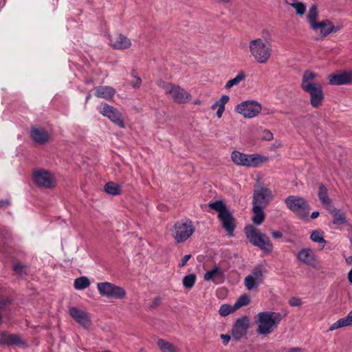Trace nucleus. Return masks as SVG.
I'll return each mask as SVG.
<instances>
[{"label": "nucleus", "mask_w": 352, "mask_h": 352, "mask_svg": "<svg viewBox=\"0 0 352 352\" xmlns=\"http://www.w3.org/2000/svg\"><path fill=\"white\" fill-rule=\"evenodd\" d=\"M289 305L292 307H299L302 305V300L298 297H292L289 300Z\"/></svg>", "instance_id": "44"}, {"label": "nucleus", "mask_w": 352, "mask_h": 352, "mask_svg": "<svg viewBox=\"0 0 352 352\" xmlns=\"http://www.w3.org/2000/svg\"><path fill=\"white\" fill-rule=\"evenodd\" d=\"M28 266L21 263H16L13 265L14 272L18 275L27 274Z\"/></svg>", "instance_id": "42"}, {"label": "nucleus", "mask_w": 352, "mask_h": 352, "mask_svg": "<svg viewBox=\"0 0 352 352\" xmlns=\"http://www.w3.org/2000/svg\"><path fill=\"white\" fill-rule=\"evenodd\" d=\"M261 109V104L255 100L243 101L235 107V111L241 114L245 118H252L257 116Z\"/></svg>", "instance_id": "9"}, {"label": "nucleus", "mask_w": 352, "mask_h": 352, "mask_svg": "<svg viewBox=\"0 0 352 352\" xmlns=\"http://www.w3.org/2000/svg\"><path fill=\"white\" fill-rule=\"evenodd\" d=\"M231 158L235 164L247 167H258L267 160L266 157L258 154L248 155L236 151L232 153Z\"/></svg>", "instance_id": "5"}, {"label": "nucleus", "mask_w": 352, "mask_h": 352, "mask_svg": "<svg viewBox=\"0 0 352 352\" xmlns=\"http://www.w3.org/2000/svg\"><path fill=\"white\" fill-rule=\"evenodd\" d=\"M131 85L135 89H138L142 84V79L139 76H135L134 80L131 82Z\"/></svg>", "instance_id": "48"}, {"label": "nucleus", "mask_w": 352, "mask_h": 352, "mask_svg": "<svg viewBox=\"0 0 352 352\" xmlns=\"http://www.w3.org/2000/svg\"><path fill=\"white\" fill-rule=\"evenodd\" d=\"M157 345L162 352H177L176 347L165 340L158 339Z\"/></svg>", "instance_id": "28"}, {"label": "nucleus", "mask_w": 352, "mask_h": 352, "mask_svg": "<svg viewBox=\"0 0 352 352\" xmlns=\"http://www.w3.org/2000/svg\"><path fill=\"white\" fill-rule=\"evenodd\" d=\"M318 17V6L316 4H313L309 10L307 15V20L310 26L314 23Z\"/></svg>", "instance_id": "33"}, {"label": "nucleus", "mask_w": 352, "mask_h": 352, "mask_svg": "<svg viewBox=\"0 0 352 352\" xmlns=\"http://www.w3.org/2000/svg\"><path fill=\"white\" fill-rule=\"evenodd\" d=\"M250 328V319L247 316H243L236 320L232 328L233 338L239 341L246 336Z\"/></svg>", "instance_id": "14"}, {"label": "nucleus", "mask_w": 352, "mask_h": 352, "mask_svg": "<svg viewBox=\"0 0 352 352\" xmlns=\"http://www.w3.org/2000/svg\"><path fill=\"white\" fill-rule=\"evenodd\" d=\"M95 96L98 98L111 100L116 94V90L109 86H98L95 87Z\"/></svg>", "instance_id": "24"}, {"label": "nucleus", "mask_w": 352, "mask_h": 352, "mask_svg": "<svg viewBox=\"0 0 352 352\" xmlns=\"http://www.w3.org/2000/svg\"><path fill=\"white\" fill-rule=\"evenodd\" d=\"M224 111H225V107H219V108H218L217 111V116L219 118H221L222 117V115H223V113Z\"/></svg>", "instance_id": "56"}, {"label": "nucleus", "mask_w": 352, "mask_h": 352, "mask_svg": "<svg viewBox=\"0 0 352 352\" xmlns=\"http://www.w3.org/2000/svg\"><path fill=\"white\" fill-rule=\"evenodd\" d=\"M244 232L249 241L254 246L259 248L266 254L272 252L273 245L270 238L264 233H262L258 229L255 228L252 225L246 226L244 228Z\"/></svg>", "instance_id": "2"}, {"label": "nucleus", "mask_w": 352, "mask_h": 352, "mask_svg": "<svg viewBox=\"0 0 352 352\" xmlns=\"http://www.w3.org/2000/svg\"><path fill=\"white\" fill-rule=\"evenodd\" d=\"M0 345L23 346L25 345V342L17 334L2 331L0 333Z\"/></svg>", "instance_id": "21"}, {"label": "nucleus", "mask_w": 352, "mask_h": 352, "mask_svg": "<svg viewBox=\"0 0 352 352\" xmlns=\"http://www.w3.org/2000/svg\"><path fill=\"white\" fill-rule=\"evenodd\" d=\"M30 135L34 142L41 145L46 144L50 140L48 132L43 127L32 126Z\"/></svg>", "instance_id": "20"}, {"label": "nucleus", "mask_w": 352, "mask_h": 352, "mask_svg": "<svg viewBox=\"0 0 352 352\" xmlns=\"http://www.w3.org/2000/svg\"><path fill=\"white\" fill-rule=\"evenodd\" d=\"M250 302V299L249 296L247 294L241 295L235 302L234 306L236 309H239L241 307L246 306L249 305Z\"/></svg>", "instance_id": "39"}, {"label": "nucleus", "mask_w": 352, "mask_h": 352, "mask_svg": "<svg viewBox=\"0 0 352 352\" xmlns=\"http://www.w3.org/2000/svg\"><path fill=\"white\" fill-rule=\"evenodd\" d=\"M274 135L269 130H264L263 132L262 139L266 141H271L273 140Z\"/></svg>", "instance_id": "45"}, {"label": "nucleus", "mask_w": 352, "mask_h": 352, "mask_svg": "<svg viewBox=\"0 0 352 352\" xmlns=\"http://www.w3.org/2000/svg\"><path fill=\"white\" fill-rule=\"evenodd\" d=\"M33 181L38 187L51 188L55 186L54 177L47 170H37L33 173Z\"/></svg>", "instance_id": "12"}, {"label": "nucleus", "mask_w": 352, "mask_h": 352, "mask_svg": "<svg viewBox=\"0 0 352 352\" xmlns=\"http://www.w3.org/2000/svg\"><path fill=\"white\" fill-rule=\"evenodd\" d=\"M318 195L322 204L330 202L331 199L328 195L327 188L323 184H320L318 186Z\"/></svg>", "instance_id": "30"}, {"label": "nucleus", "mask_w": 352, "mask_h": 352, "mask_svg": "<svg viewBox=\"0 0 352 352\" xmlns=\"http://www.w3.org/2000/svg\"><path fill=\"white\" fill-rule=\"evenodd\" d=\"M346 262L348 265L352 264V256H349L346 258Z\"/></svg>", "instance_id": "60"}, {"label": "nucleus", "mask_w": 352, "mask_h": 352, "mask_svg": "<svg viewBox=\"0 0 352 352\" xmlns=\"http://www.w3.org/2000/svg\"><path fill=\"white\" fill-rule=\"evenodd\" d=\"M316 74L307 70L304 72L302 78L301 87L302 89H306L308 85H317L318 82H312V80L316 78Z\"/></svg>", "instance_id": "27"}, {"label": "nucleus", "mask_w": 352, "mask_h": 352, "mask_svg": "<svg viewBox=\"0 0 352 352\" xmlns=\"http://www.w3.org/2000/svg\"><path fill=\"white\" fill-rule=\"evenodd\" d=\"M10 204L9 200L4 199V200H0V207L1 208H6Z\"/></svg>", "instance_id": "55"}, {"label": "nucleus", "mask_w": 352, "mask_h": 352, "mask_svg": "<svg viewBox=\"0 0 352 352\" xmlns=\"http://www.w3.org/2000/svg\"><path fill=\"white\" fill-rule=\"evenodd\" d=\"M196 281V275L195 274H190L184 277L182 283L184 287L186 289H191Z\"/></svg>", "instance_id": "37"}, {"label": "nucleus", "mask_w": 352, "mask_h": 352, "mask_svg": "<svg viewBox=\"0 0 352 352\" xmlns=\"http://www.w3.org/2000/svg\"><path fill=\"white\" fill-rule=\"evenodd\" d=\"M99 113L103 116L108 118L112 122L120 128H124L122 113L115 107L107 103H102L99 108Z\"/></svg>", "instance_id": "11"}, {"label": "nucleus", "mask_w": 352, "mask_h": 352, "mask_svg": "<svg viewBox=\"0 0 352 352\" xmlns=\"http://www.w3.org/2000/svg\"><path fill=\"white\" fill-rule=\"evenodd\" d=\"M310 239L312 241L322 244V248L324 247L327 241L323 237V232L316 230L312 232L310 236Z\"/></svg>", "instance_id": "34"}, {"label": "nucleus", "mask_w": 352, "mask_h": 352, "mask_svg": "<svg viewBox=\"0 0 352 352\" xmlns=\"http://www.w3.org/2000/svg\"><path fill=\"white\" fill-rule=\"evenodd\" d=\"M271 234L272 237L276 239H280L283 236V233L278 230H273Z\"/></svg>", "instance_id": "54"}, {"label": "nucleus", "mask_w": 352, "mask_h": 352, "mask_svg": "<svg viewBox=\"0 0 352 352\" xmlns=\"http://www.w3.org/2000/svg\"><path fill=\"white\" fill-rule=\"evenodd\" d=\"M11 301L10 300L4 296H0V312L1 311L4 310L7 306H8L10 304ZM2 319L3 316L1 315V313H0V326L2 324Z\"/></svg>", "instance_id": "41"}, {"label": "nucleus", "mask_w": 352, "mask_h": 352, "mask_svg": "<svg viewBox=\"0 0 352 352\" xmlns=\"http://www.w3.org/2000/svg\"><path fill=\"white\" fill-rule=\"evenodd\" d=\"M220 1H222L224 3H228V2L230 1V0H220Z\"/></svg>", "instance_id": "64"}, {"label": "nucleus", "mask_w": 352, "mask_h": 352, "mask_svg": "<svg viewBox=\"0 0 352 352\" xmlns=\"http://www.w3.org/2000/svg\"><path fill=\"white\" fill-rule=\"evenodd\" d=\"M303 90L310 95V103L313 107L318 108L322 104L324 93L320 83L308 85Z\"/></svg>", "instance_id": "15"}, {"label": "nucleus", "mask_w": 352, "mask_h": 352, "mask_svg": "<svg viewBox=\"0 0 352 352\" xmlns=\"http://www.w3.org/2000/svg\"><path fill=\"white\" fill-rule=\"evenodd\" d=\"M136 74H137V72H136V71H135V69H133V70L131 71V76H132V77H133L134 78H135V76H138L136 75Z\"/></svg>", "instance_id": "63"}, {"label": "nucleus", "mask_w": 352, "mask_h": 352, "mask_svg": "<svg viewBox=\"0 0 352 352\" xmlns=\"http://www.w3.org/2000/svg\"><path fill=\"white\" fill-rule=\"evenodd\" d=\"M320 213L318 211H314L311 214V218L312 219H314L316 218H317L318 216H319Z\"/></svg>", "instance_id": "57"}, {"label": "nucleus", "mask_w": 352, "mask_h": 352, "mask_svg": "<svg viewBox=\"0 0 352 352\" xmlns=\"http://www.w3.org/2000/svg\"><path fill=\"white\" fill-rule=\"evenodd\" d=\"M90 285V281L86 276H80L74 280V287L76 289L82 290Z\"/></svg>", "instance_id": "31"}, {"label": "nucleus", "mask_w": 352, "mask_h": 352, "mask_svg": "<svg viewBox=\"0 0 352 352\" xmlns=\"http://www.w3.org/2000/svg\"><path fill=\"white\" fill-rule=\"evenodd\" d=\"M221 338L223 340V344L226 346L229 341L231 339V337L229 334H221L220 336Z\"/></svg>", "instance_id": "53"}, {"label": "nucleus", "mask_w": 352, "mask_h": 352, "mask_svg": "<svg viewBox=\"0 0 352 352\" xmlns=\"http://www.w3.org/2000/svg\"><path fill=\"white\" fill-rule=\"evenodd\" d=\"M209 206L218 212V217H220L221 212L225 213L229 210L227 206L221 200L210 203Z\"/></svg>", "instance_id": "32"}, {"label": "nucleus", "mask_w": 352, "mask_h": 352, "mask_svg": "<svg viewBox=\"0 0 352 352\" xmlns=\"http://www.w3.org/2000/svg\"><path fill=\"white\" fill-rule=\"evenodd\" d=\"M171 236L177 243L186 241L195 232L192 222L189 219L177 221L170 230Z\"/></svg>", "instance_id": "3"}, {"label": "nucleus", "mask_w": 352, "mask_h": 352, "mask_svg": "<svg viewBox=\"0 0 352 352\" xmlns=\"http://www.w3.org/2000/svg\"><path fill=\"white\" fill-rule=\"evenodd\" d=\"M340 27H336L331 21V25H329V30L326 33H336L340 30Z\"/></svg>", "instance_id": "51"}, {"label": "nucleus", "mask_w": 352, "mask_h": 352, "mask_svg": "<svg viewBox=\"0 0 352 352\" xmlns=\"http://www.w3.org/2000/svg\"><path fill=\"white\" fill-rule=\"evenodd\" d=\"M253 216L252 221L256 226L261 225L265 220V214L263 211V207L257 205H252Z\"/></svg>", "instance_id": "25"}, {"label": "nucleus", "mask_w": 352, "mask_h": 352, "mask_svg": "<svg viewBox=\"0 0 352 352\" xmlns=\"http://www.w3.org/2000/svg\"><path fill=\"white\" fill-rule=\"evenodd\" d=\"M329 83L332 85H349L352 82V71L341 70L328 76Z\"/></svg>", "instance_id": "17"}, {"label": "nucleus", "mask_w": 352, "mask_h": 352, "mask_svg": "<svg viewBox=\"0 0 352 352\" xmlns=\"http://www.w3.org/2000/svg\"><path fill=\"white\" fill-rule=\"evenodd\" d=\"M97 288L102 296L109 298L122 299L126 296V292L123 287L117 286L111 283H98Z\"/></svg>", "instance_id": "7"}, {"label": "nucleus", "mask_w": 352, "mask_h": 352, "mask_svg": "<svg viewBox=\"0 0 352 352\" xmlns=\"http://www.w3.org/2000/svg\"><path fill=\"white\" fill-rule=\"evenodd\" d=\"M245 78V75L243 72H240L237 76L227 82L226 84V89H230L234 85H237L239 84L241 81H242Z\"/></svg>", "instance_id": "36"}, {"label": "nucleus", "mask_w": 352, "mask_h": 352, "mask_svg": "<svg viewBox=\"0 0 352 352\" xmlns=\"http://www.w3.org/2000/svg\"><path fill=\"white\" fill-rule=\"evenodd\" d=\"M322 205L326 208V209L331 215L338 210L334 208V206L332 205L331 199L330 200V202L329 204H322Z\"/></svg>", "instance_id": "46"}, {"label": "nucleus", "mask_w": 352, "mask_h": 352, "mask_svg": "<svg viewBox=\"0 0 352 352\" xmlns=\"http://www.w3.org/2000/svg\"><path fill=\"white\" fill-rule=\"evenodd\" d=\"M69 314L70 316L81 327L89 329L91 325L90 316L86 311L75 307H69Z\"/></svg>", "instance_id": "16"}, {"label": "nucleus", "mask_w": 352, "mask_h": 352, "mask_svg": "<svg viewBox=\"0 0 352 352\" xmlns=\"http://www.w3.org/2000/svg\"><path fill=\"white\" fill-rule=\"evenodd\" d=\"M161 298L160 296H157L153 299L152 303L150 305V308L152 309H155L161 305Z\"/></svg>", "instance_id": "47"}, {"label": "nucleus", "mask_w": 352, "mask_h": 352, "mask_svg": "<svg viewBox=\"0 0 352 352\" xmlns=\"http://www.w3.org/2000/svg\"><path fill=\"white\" fill-rule=\"evenodd\" d=\"M167 94H169L173 100L177 103H186L191 100V95L184 89L173 83H168L165 86Z\"/></svg>", "instance_id": "13"}, {"label": "nucleus", "mask_w": 352, "mask_h": 352, "mask_svg": "<svg viewBox=\"0 0 352 352\" xmlns=\"http://www.w3.org/2000/svg\"><path fill=\"white\" fill-rule=\"evenodd\" d=\"M287 207L300 219L307 218L310 206L305 198L296 195H289L285 199Z\"/></svg>", "instance_id": "4"}, {"label": "nucleus", "mask_w": 352, "mask_h": 352, "mask_svg": "<svg viewBox=\"0 0 352 352\" xmlns=\"http://www.w3.org/2000/svg\"><path fill=\"white\" fill-rule=\"evenodd\" d=\"M205 280H212L215 283H223L224 280V273L218 266H215L212 270L208 271L204 274Z\"/></svg>", "instance_id": "22"}, {"label": "nucleus", "mask_w": 352, "mask_h": 352, "mask_svg": "<svg viewBox=\"0 0 352 352\" xmlns=\"http://www.w3.org/2000/svg\"><path fill=\"white\" fill-rule=\"evenodd\" d=\"M329 25H331V21L329 19H325L320 22L316 21L311 25V28L316 31L318 29L322 30L328 26L329 27Z\"/></svg>", "instance_id": "43"}, {"label": "nucleus", "mask_w": 352, "mask_h": 352, "mask_svg": "<svg viewBox=\"0 0 352 352\" xmlns=\"http://www.w3.org/2000/svg\"><path fill=\"white\" fill-rule=\"evenodd\" d=\"M91 95L90 93H89L87 96H86V98H85V102H87L89 101V100L91 98Z\"/></svg>", "instance_id": "62"}, {"label": "nucleus", "mask_w": 352, "mask_h": 352, "mask_svg": "<svg viewBox=\"0 0 352 352\" xmlns=\"http://www.w3.org/2000/svg\"><path fill=\"white\" fill-rule=\"evenodd\" d=\"M290 5L295 8L296 14L302 16L305 14L306 6L303 3L295 0V1Z\"/></svg>", "instance_id": "40"}, {"label": "nucleus", "mask_w": 352, "mask_h": 352, "mask_svg": "<svg viewBox=\"0 0 352 352\" xmlns=\"http://www.w3.org/2000/svg\"><path fill=\"white\" fill-rule=\"evenodd\" d=\"M236 310V309H235L234 305L231 306L230 305L228 304H223L220 307L219 314L220 316L225 317L228 316L231 313L234 312Z\"/></svg>", "instance_id": "38"}, {"label": "nucleus", "mask_w": 352, "mask_h": 352, "mask_svg": "<svg viewBox=\"0 0 352 352\" xmlns=\"http://www.w3.org/2000/svg\"><path fill=\"white\" fill-rule=\"evenodd\" d=\"M297 258L302 263L316 267L317 263L316 256L311 248H303L296 255Z\"/></svg>", "instance_id": "19"}, {"label": "nucleus", "mask_w": 352, "mask_h": 352, "mask_svg": "<svg viewBox=\"0 0 352 352\" xmlns=\"http://www.w3.org/2000/svg\"><path fill=\"white\" fill-rule=\"evenodd\" d=\"M348 326H352V310L348 314V315L346 317L342 318L337 320L336 322H334L329 328V331H333L339 328Z\"/></svg>", "instance_id": "26"}, {"label": "nucleus", "mask_w": 352, "mask_h": 352, "mask_svg": "<svg viewBox=\"0 0 352 352\" xmlns=\"http://www.w3.org/2000/svg\"><path fill=\"white\" fill-rule=\"evenodd\" d=\"M301 350V349L300 347H294V348H290L288 351V352H298Z\"/></svg>", "instance_id": "58"}, {"label": "nucleus", "mask_w": 352, "mask_h": 352, "mask_svg": "<svg viewBox=\"0 0 352 352\" xmlns=\"http://www.w3.org/2000/svg\"><path fill=\"white\" fill-rule=\"evenodd\" d=\"M217 107H218V108H219V104L218 101H216V102H215L212 105L211 108H212V109H216V108H217Z\"/></svg>", "instance_id": "61"}, {"label": "nucleus", "mask_w": 352, "mask_h": 352, "mask_svg": "<svg viewBox=\"0 0 352 352\" xmlns=\"http://www.w3.org/2000/svg\"><path fill=\"white\" fill-rule=\"evenodd\" d=\"M265 267L263 265H257L252 271L251 274L248 275L244 279V285L249 290L257 289L265 278Z\"/></svg>", "instance_id": "8"}, {"label": "nucleus", "mask_w": 352, "mask_h": 352, "mask_svg": "<svg viewBox=\"0 0 352 352\" xmlns=\"http://www.w3.org/2000/svg\"><path fill=\"white\" fill-rule=\"evenodd\" d=\"M348 280H349V282L352 284V268L351 269V270L349 271V274H348Z\"/></svg>", "instance_id": "59"}, {"label": "nucleus", "mask_w": 352, "mask_h": 352, "mask_svg": "<svg viewBox=\"0 0 352 352\" xmlns=\"http://www.w3.org/2000/svg\"><path fill=\"white\" fill-rule=\"evenodd\" d=\"M283 316L278 312L263 311L257 315V333L260 335H268L276 328Z\"/></svg>", "instance_id": "1"}, {"label": "nucleus", "mask_w": 352, "mask_h": 352, "mask_svg": "<svg viewBox=\"0 0 352 352\" xmlns=\"http://www.w3.org/2000/svg\"><path fill=\"white\" fill-rule=\"evenodd\" d=\"M249 47L252 56L258 63H266L271 56L272 49L267 47L261 38L252 40Z\"/></svg>", "instance_id": "6"}, {"label": "nucleus", "mask_w": 352, "mask_h": 352, "mask_svg": "<svg viewBox=\"0 0 352 352\" xmlns=\"http://www.w3.org/2000/svg\"><path fill=\"white\" fill-rule=\"evenodd\" d=\"M221 222L222 227L227 232L228 236H234V231L236 227L235 219L230 210L225 213L221 212L218 217Z\"/></svg>", "instance_id": "18"}, {"label": "nucleus", "mask_w": 352, "mask_h": 352, "mask_svg": "<svg viewBox=\"0 0 352 352\" xmlns=\"http://www.w3.org/2000/svg\"><path fill=\"white\" fill-rule=\"evenodd\" d=\"M229 96H227V95H223L221 96V98L217 100L219 104V107H225V104L229 101Z\"/></svg>", "instance_id": "49"}, {"label": "nucleus", "mask_w": 352, "mask_h": 352, "mask_svg": "<svg viewBox=\"0 0 352 352\" xmlns=\"http://www.w3.org/2000/svg\"><path fill=\"white\" fill-rule=\"evenodd\" d=\"M328 30H329V26L320 30V37L318 38L317 40L323 39L324 38L327 37L329 34V33H325V32H327Z\"/></svg>", "instance_id": "52"}, {"label": "nucleus", "mask_w": 352, "mask_h": 352, "mask_svg": "<svg viewBox=\"0 0 352 352\" xmlns=\"http://www.w3.org/2000/svg\"><path fill=\"white\" fill-rule=\"evenodd\" d=\"M191 258V254H186L185 255L181 261V263H179L178 266L179 267H183L185 266L188 262V261Z\"/></svg>", "instance_id": "50"}, {"label": "nucleus", "mask_w": 352, "mask_h": 352, "mask_svg": "<svg viewBox=\"0 0 352 352\" xmlns=\"http://www.w3.org/2000/svg\"><path fill=\"white\" fill-rule=\"evenodd\" d=\"M110 41L112 47L116 50H125L131 45V40L122 34L116 35Z\"/></svg>", "instance_id": "23"}, {"label": "nucleus", "mask_w": 352, "mask_h": 352, "mask_svg": "<svg viewBox=\"0 0 352 352\" xmlns=\"http://www.w3.org/2000/svg\"><path fill=\"white\" fill-rule=\"evenodd\" d=\"M332 216L333 217V223L335 225H343L346 222L345 214L340 209L333 213Z\"/></svg>", "instance_id": "35"}, {"label": "nucleus", "mask_w": 352, "mask_h": 352, "mask_svg": "<svg viewBox=\"0 0 352 352\" xmlns=\"http://www.w3.org/2000/svg\"><path fill=\"white\" fill-rule=\"evenodd\" d=\"M104 190L107 194L111 195H118L121 194V188L120 185L113 182H107L104 185Z\"/></svg>", "instance_id": "29"}, {"label": "nucleus", "mask_w": 352, "mask_h": 352, "mask_svg": "<svg viewBox=\"0 0 352 352\" xmlns=\"http://www.w3.org/2000/svg\"><path fill=\"white\" fill-rule=\"evenodd\" d=\"M272 190L265 186H258L254 189L252 197V205L265 208L273 199Z\"/></svg>", "instance_id": "10"}]
</instances>
